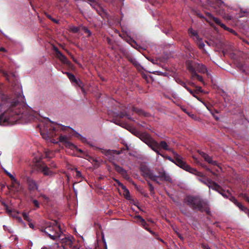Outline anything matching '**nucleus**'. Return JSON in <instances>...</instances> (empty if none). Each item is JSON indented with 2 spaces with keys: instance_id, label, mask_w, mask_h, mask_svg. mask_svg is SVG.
Instances as JSON below:
<instances>
[{
  "instance_id": "obj_56",
  "label": "nucleus",
  "mask_w": 249,
  "mask_h": 249,
  "mask_svg": "<svg viewBox=\"0 0 249 249\" xmlns=\"http://www.w3.org/2000/svg\"><path fill=\"white\" fill-rule=\"evenodd\" d=\"M245 200L249 203V197L246 196H244Z\"/></svg>"
},
{
  "instance_id": "obj_62",
  "label": "nucleus",
  "mask_w": 249,
  "mask_h": 249,
  "mask_svg": "<svg viewBox=\"0 0 249 249\" xmlns=\"http://www.w3.org/2000/svg\"><path fill=\"white\" fill-rule=\"evenodd\" d=\"M107 42H108V44H111V39H110L109 38H107Z\"/></svg>"
},
{
  "instance_id": "obj_50",
  "label": "nucleus",
  "mask_w": 249,
  "mask_h": 249,
  "mask_svg": "<svg viewBox=\"0 0 249 249\" xmlns=\"http://www.w3.org/2000/svg\"><path fill=\"white\" fill-rule=\"evenodd\" d=\"M196 89L195 90L198 93V92H202L203 90L201 87L199 86H196Z\"/></svg>"
},
{
  "instance_id": "obj_51",
  "label": "nucleus",
  "mask_w": 249,
  "mask_h": 249,
  "mask_svg": "<svg viewBox=\"0 0 249 249\" xmlns=\"http://www.w3.org/2000/svg\"><path fill=\"white\" fill-rule=\"evenodd\" d=\"M51 153V152L50 151H46L45 152V157L46 158H51V157L50 156V155Z\"/></svg>"
},
{
  "instance_id": "obj_58",
  "label": "nucleus",
  "mask_w": 249,
  "mask_h": 249,
  "mask_svg": "<svg viewBox=\"0 0 249 249\" xmlns=\"http://www.w3.org/2000/svg\"><path fill=\"white\" fill-rule=\"evenodd\" d=\"M0 52H5L6 51V49L4 48L0 47Z\"/></svg>"
},
{
  "instance_id": "obj_14",
  "label": "nucleus",
  "mask_w": 249,
  "mask_h": 249,
  "mask_svg": "<svg viewBox=\"0 0 249 249\" xmlns=\"http://www.w3.org/2000/svg\"><path fill=\"white\" fill-rule=\"evenodd\" d=\"M59 142L63 143L66 147L69 148H76V145L69 141L67 136L60 135L59 137Z\"/></svg>"
},
{
  "instance_id": "obj_63",
  "label": "nucleus",
  "mask_w": 249,
  "mask_h": 249,
  "mask_svg": "<svg viewBox=\"0 0 249 249\" xmlns=\"http://www.w3.org/2000/svg\"><path fill=\"white\" fill-rule=\"evenodd\" d=\"M115 181L119 184L120 186L121 187V185H120V183H121L118 179H115Z\"/></svg>"
},
{
  "instance_id": "obj_54",
  "label": "nucleus",
  "mask_w": 249,
  "mask_h": 249,
  "mask_svg": "<svg viewBox=\"0 0 249 249\" xmlns=\"http://www.w3.org/2000/svg\"><path fill=\"white\" fill-rule=\"evenodd\" d=\"M132 133L134 135H135L136 136H137L138 137V135H137V133H140V132L137 131L136 130H134L133 132H132Z\"/></svg>"
},
{
  "instance_id": "obj_30",
  "label": "nucleus",
  "mask_w": 249,
  "mask_h": 249,
  "mask_svg": "<svg viewBox=\"0 0 249 249\" xmlns=\"http://www.w3.org/2000/svg\"><path fill=\"white\" fill-rule=\"evenodd\" d=\"M148 178L145 179L146 181H147V185L149 187V190L150 191V194L151 196H153L155 194V192L154 190V188L152 183L147 180Z\"/></svg>"
},
{
  "instance_id": "obj_23",
  "label": "nucleus",
  "mask_w": 249,
  "mask_h": 249,
  "mask_svg": "<svg viewBox=\"0 0 249 249\" xmlns=\"http://www.w3.org/2000/svg\"><path fill=\"white\" fill-rule=\"evenodd\" d=\"M6 174L12 180V185L11 187H14L15 184H16L18 185H19V181L12 175L11 173H9L7 171H4Z\"/></svg>"
},
{
  "instance_id": "obj_31",
  "label": "nucleus",
  "mask_w": 249,
  "mask_h": 249,
  "mask_svg": "<svg viewBox=\"0 0 249 249\" xmlns=\"http://www.w3.org/2000/svg\"><path fill=\"white\" fill-rule=\"evenodd\" d=\"M160 147H161L164 150H168L170 151H172L171 149L169 148L167 142L164 141H162L159 144Z\"/></svg>"
},
{
  "instance_id": "obj_6",
  "label": "nucleus",
  "mask_w": 249,
  "mask_h": 249,
  "mask_svg": "<svg viewBox=\"0 0 249 249\" xmlns=\"http://www.w3.org/2000/svg\"><path fill=\"white\" fill-rule=\"evenodd\" d=\"M205 14L207 18H204L207 22H210L212 20H213L216 24L219 25L221 28H223L225 30L228 31L233 34H236V32H235V31H234L232 29L227 27L224 24L222 23L221 22L219 18L213 17L210 13L206 12Z\"/></svg>"
},
{
  "instance_id": "obj_48",
  "label": "nucleus",
  "mask_w": 249,
  "mask_h": 249,
  "mask_svg": "<svg viewBox=\"0 0 249 249\" xmlns=\"http://www.w3.org/2000/svg\"><path fill=\"white\" fill-rule=\"evenodd\" d=\"M201 246L203 249H211L209 245L204 243H202Z\"/></svg>"
},
{
  "instance_id": "obj_12",
  "label": "nucleus",
  "mask_w": 249,
  "mask_h": 249,
  "mask_svg": "<svg viewBox=\"0 0 249 249\" xmlns=\"http://www.w3.org/2000/svg\"><path fill=\"white\" fill-rule=\"evenodd\" d=\"M147 145L151 148L154 151H155L158 155H160L162 157H164V155L161 154L160 152V145L159 143L154 140L153 139Z\"/></svg>"
},
{
  "instance_id": "obj_26",
  "label": "nucleus",
  "mask_w": 249,
  "mask_h": 249,
  "mask_svg": "<svg viewBox=\"0 0 249 249\" xmlns=\"http://www.w3.org/2000/svg\"><path fill=\"white\" fill-rule=\"evenodd\" d=\"M218 14L220 15L223 18L227 20H230L232 19L231 17L226 14L223 9H220L218 11Z\"/></svg>"
},
{
  "instance_id": "obj_8",
  "label": "nucleus",
  "mask_w": 249,
  "mask_h": 249,
  "mask_svg": "<svg viewBox=\"0 0 249 249\" xmlns=\"http://www.w3.org/2000/svg\"><path fill=\"white\" fill-rule=\"evenodd\" d=\"M37 170L43 173L44 176H52L54 174L53 172L50 170L49 168L44 162L38 164L37 165Z\"/></svg>"
},
{
  "instance_id": "obj_24",
  "label": "nucleus",
  "mask_w": 249,
  "mask_h": 249,
  "mask_svg": "<svg viewBox=\"0 0 249 249\" xmlns=\"http://www.w3.org/2000/svg\"><path fill=\"white\" fill-rule=\"evenodd\" d=\"M186 66L188 70L191 74V76H192L193 75L196 74V72L195 68L194 67L191 62L189 61L186 63Z\"/></svg>"
},
{
  "instance_id": "obj_42",
  "label": "nucleus",
  "mask_w": 249,
  "mask_h": 249,
  "mask_svg": "<svg viewBox=\"0 0 249 249\" xmlns=\"http://www.w3.org/2000/svg\"><path fill=\"white\" fill-rule=\"evenodd\" d=\"M79 31V28L78 27L73 26L71 28V31L74 33H77Z\"/></svg>"
},
{
  "instance_id": "obj_4",
  "label": "nucleus",
  "mask_w": 249,
  "mask_h": 249,
  "mask_svg": "<svg viewBox=\"0 0 249 249\" xmlns=\"http://www.w3.org/2000/svg\"><path fill=\"white\" fill-rule=\"evenodd\" d=\"M69 129H70L69 127L53 123L50 126H47L46 128H45V132H41V134L43 138L51 139L57 135V133L59 132L60 131H65Z\"/></svg>"
},
{
  "instance_id": "obj_19",
  "label": "nucleus",
  "mask_w": 249,
  "mask_h": 249,
  "mask_svg": "<svg viewBox=\"0 0 249 249\" xmlns=\"http://www.w3.org/2000/svg\"><path fill=\"white\" fill-rule=\"evenodd\" d=\"M114 116L118 117L119 118H123L126 117L128 120L134 121L133 119L130 116L128 112L126 110H123L120 113H114Z\"/></svg>"
},
{
  "instance_id": "obj_29",
  "label": "nucleus",
  "mask_w": 249,
  "mask_h": 249,
  "mask_svg": "<svg viewBox=\"0 0 249 249\" xmlns=\"http://www.w3.org/2000/svg\"><path fill=\"white\" fill-rule=\"evenodd\" d=\"M132 111L140 115L142 114L144 115L145 116H148V113H144L142 110L136 108L134 107H132Z\"/></svg>"
},
{
  "instance_id": "obj_11",
  "label": "nucleus",
  "mask_w": 249,
  "mask_h": 249,
  "mask_svg": "<svg viewBox=\"0 0 249 249\" xmlns=\"http://www.w3.org/2000/svg\"><path fill=\"white\" fill-rule=\"evenodd\" d=\"M74 240V238L72 236L65 237L62 239V246L64 249H71L72 247Z\"/></svg>"
},
{
  "instance_id": "obj_46",
  "label": "nucleus",
  "mask_w": 249,
  "mask_h": 249,
  "mask_svg": "<svg viewBox=\"0 0 249 249\" xmlns=\"http://www.w3.org/2000/svg\"><path fill=\"white\" fill-rule=\"evenodd\" d=\"M75 170H76V175H75L76 178H82L83 177H82L81 172L80 171L77 170V169H76Z\"/></svg>"
},
{
  "instance_id": "obj_20",
  "label": "nucleus",
  "mask_w": 249,
  "mask_h": 249,
  "mask_svg": "<svg viewBox=\"0 0 249 249\" xmlns=\"http://www.w3.org/2000/svg\"><path fill=\"white\" fill-rule=\"evenodd\" d=\"M201 156L207 161L209 163L213 165L218 166V162L216 160H213L211 157L203 152L200 153Z\"/></svg>"
},
{
  "instance_id": "obj_21",
  "label": "nucleus",
  "mask_w": 249,
  "mask_h": 249,
  "mask_svg": "<svg viewBox=\"0 0 249 249\" xmlns=\"http://www.w3.org/2000/svg\"><path fill=\"white\" fill-rule=\"evenodd\" d=\"M0 73L6 78V79L9 82H11L12 78H15V74L13 73H8L5 71L0 69Z\"/></svg>"
},
{
  "instance_id": "obj_17",
  "label": "nucleus",
  "mask_w": 249,
  "mask_h": 249,
  "mask_svg": "<svg viewBox=\"0 0 249 249\" xmlns=\"http://www.w3.org/2000/svg\"><path fill=\"white\" fill-rule=\"evenodd\" d=\"M229 200L232 202L235 205H236L241 211L245 210L249 212L247 210V208L243 206L241 203L239 202L237 199L230 194V196L229 198Z\"/></svg>"
},
{
  "instance_id": "obj_2",
  "label": "nucleus",
  "mask_w": 249,
  "mask_h": 249,
  "mask_svg": "<svg viewBox=\"0 0 249 249\" xmlns=\"http://www.w3.org/2000/svg\"><path fill=\"white\" fill-rule=\"evenodd\" d=\"M184 202L194 210H197L200 212H205L208 214L210 213V208L207 203L199 196H187Z\"/></svg>"
},
{
  "instance_id": "obj_27",
  "label": "nucleus",
  "mask_w": 249,
  "mask_h": 249,
  "mask_svg": "<svg viewBox=\"0 0 249 249\" xmlns=\"http://www.w3.org/2000/svg\"><path fill=\"white\" fill-rule=\"evenodd\" d=\"M120 185H121V187L124 190V192L125 193L124 196L125 198L127 200H130L131 196L128 190L122 183H120Z\"/></svg>"
},
{
  "instance_id": "obj_55",
  "label": "nucleus",
  "mask_w": 249,
  "mask_h": 249,
  "mask_svg": "<svg viewBox=\"0 0 249 249\" xmlns=\"http://www.w3.org/2000/svg\"><path fill=\"white\" fill-rule=\"evenodd\" d=\"M75 149L77 151L80 152V153H83V151L81 150V149H78L77 146H76V148L74 147L72 149Z\"/></svg>"
},
{
  "instance_id": "obj_38",
  "label": "nucleus",
  "mask_w": 249,
  "mask_h": 249,
  "mask_svg": "<svg viewBox=\"0 0 249 249\" xmlns=\"http://www.w3.org/2000/svg\"><path fill=\"white\" fill-rule=\"evenodd\" d=\"M128 60L130 62L132 63L135 66H137L139 64L138 62L136 60V59L133 57H128Z\"/></svg>"
},
{
  "instance_id": "obj_52",
  "label": "nucleus",
  "mask_w": 249,
  "mask_h": 249,
  "mask_svg": "<svg viewBox=\"0 0 249 249\" xmlns=\"http://www.w3.org/2000/svg\"><path fill=\"white\" fill-rule=\"evenodd\" d=\"M176 233L178 237L182 241H183L184 240V237H183V236L179 232H176Z\"/></svg>"
},
{
  "instance_id": "obj_59",
  "label": "nucleus",
  "mask_w": 249,
  "mask_h": 249,
  "mask_svg": "<svg viewBox=\"0 0 249 249\" xmlns=\"http://www.w3.org/2000/svg\"><path fill=\"white\" fill-rule=\"evenodd\" d=\"M142 194L143 195V196L145 197H148L149 196H148V195L147 193H142Z\"/></svg>"
},
{
  "instance_id": "obj_45",
  "label": "nucleus",
  "mask_w": 249,
  "mask_h": 249,
  "mask_svg": "<svg viewBox=\"0 0 249 249\" xmlns=\"http://www.w3.org/2000/svg\"><path fill=\"white\" fill-rule=\"evenodd\" d=\"M46 17L50 20H51L52 21H53L54 23H57L58 22V20L53 18L50 15L47 14L46 15Z\"/></svg>"
},
{
  "instance_id": "obj_3",
  "label": "nucleus",
  "mask_w": 249,
  "mask_h": 249,
  "mask_svg": "<svg viewBox=\"0 0 249 249\" xmlns=\"http://www.w3.org/2000/svg\"><path fill=\"white\" fill-rule=\"evenodd\" d=\"M172 151L174 156V159L169 156H165V155L164 158L174 163L177 165L186 170V171H188L191 173H197L198 175L199 176L201 175V173H198L196 169L192 168L190 165L187 164L186 162L183 160L182 158L177 152L174 151Z\"/></svg>"
},
{
  "instance_id": "obj_25",
  "label": "nucleus",
  "mask_w": 249,
  "mask_h": 249,
  "mask_svg": "<svg viewBox=\"0 0 249 249\" xmlns=\"http://www.w3.org/2000/svg\"><path fill=\"white\" fill-rule=\"evenodd\" d=\"M215 191L218 192L225 198H228L230 196L231 193L229 191L225 192V191L221 186L219 189Z\"/></svg>"
},
{
  "instance_id": "obj_57",
  "label": "nucleus",
  "mask_w": 249,
  "mask_h": 249,
  "mask_svg": "<svg viewBox=\"0 0 249 249\" xmlns=\"http://www.w3.org/2000/svg\"><path fill=\"white\" fill-rule=\"evenodd\" d=\"M197 16L201 18H204V17L203 16V15L200 13H197Z\"/></svg>"
},
{
  "instance_id": "obj_37",
  "label": "nucleus",
  "mask_w": 249,
  "mask_h": 249,
  "mask_svg": "<svg viewBox=\"0 0 249 249\" xmlns=\"http://www.w3.org/2000/svg\"><path fill=\"white\" fill-rule=\"evenodd\" d=\"M197 42L198 47L200 49H203L205 46L204 43L202 42V39L200 38L199 40H196Z\"/></svg>"
},
{
  "instance_id": "obj_47",
  "label": "nucleus",
  "mask_w": 249,
  "mask_h": 249,
  "mask_svg": "<svg viewBox=\"0 0 249 249\" xmlns=\"http://www.w3.org/2000/svg\"><path fill=\"white\" fill-rule=\"evenodd\" d=\"M23 217L24 219L27 221H30L31 220L30 218L29 217L28 214L25 213H23L22 214Z\"/></svg>"
},
{
  "instance_id": "obj_18",
  "label": "nucleus",
  "mask_w": 249,
  "mask_h": 249,
  "mask_svg": "<svg viewBox=\"0 0 249 249\" xmlns=\"http://www.w3.org/2000/svg\"><path fill=\"white\" fill-rule=\"evenodd\" d=\"M62 231L61 228H60V231H53L49 232V233H45L51 239L55 240L56 239L59 238L61 236Z\"/></svg>"
},
{
  "instance_id": "obj_44",
  "label": "nucleus",
  "mask_w": 249,
  "mask_h": 249,
  "mask_svg": "<svg viewBox=\"0 0 249 249\" xmlns=\"http://www.w3.org/2000/svg\"><path fill=\"white\" fill-rule=\"evenodd\" d=\"M136 218L139 219L142 224H143L145 225V220L140 215H138L136 216Z\"/></svg>"
},
{
  "instance_id": "obj_28",
  "label": "nucleus",
  "mask_w": 249,
  "mask_h": 249,
  "mask_svg": "<svg viewBox=\"0 0 249 249\" xmlns=\"http://www.w3.org/2000/svg\"><path fill=\"white\" fill-rule=\"evenodd\" d=\"M196 69L198 72L202 73H205L207 71L206 67H205V65L202 64H198L196 67Z\"/></svg>"
},
{
  "instance_id": "obj_60",
  "label": "nucleus",
  "mask_w": 249,
  "mask_h": 249,
  "mask_svg": "<svg viewBox=\"0 0 249 249\" xmlns=\"http://www.w3.org/2000/svg\"><path fill=\"white\" fill-rule=\"evenodd\" d=\"M247 210H248L249 212H247V211H245V210H243L242 211H243V212H245L246 214H248V216L249 217V209H248L247 208Z\"/></svg>"
},
{
  "instance_id": "obj_43",
  "label": "nucleus",
  "mask_w": 249,
  "mask_h": 249,
  "mask_svg": "<svg viewBox=\"0 0 249 249\" xmlns=\"http://www.w3.org/2000/svg\"><path fill=\"white\" fill-rule=\"evenodd\" d=\"M83 30H84V32L86 34H88V36H90L91 35V32L90 30L88 29V28L86 27H83Z\"/></svg>"
},
{
  "instance_id": "obj_35",
  "label": "nucleus",
  "mask_w": 249,
  "mask_h": 249,
  "mask_svg": "<svg viewBox=\"0 0 249 249\" xmlns=\"http://www.w3.org/2000/svg\"><path fill=\"white\" fill-rule=\"evenodd\" d=\"M75 83L81 89L83 92L85 91L84 89V84L80 79H77V82H75Z\"/></svg>"
},
{
  "instance_id": "obj_5",
  "label": "nucleus",
  "mask_w": 249,
  "mask_h": 249,
  "mask_svg": "<svg viewBox=\"0 0 249 249\" xmlns=\"http://www.w3.org/2000/svg\"><path fill=\"white\" fill-rule=\"evenodd\" d=\"M197 172L198 173H201V175L200 176H199L198 175L197 173L193 174L201 177V178H198V180L202 182L203 184L207 185L210 189H212V190H217L220 188V186L217 183L203 176L202 173L198 171Z\"/></svg>"
},
{
  "instance_id": "obj_41",
  "label": "nucleus",
  "mask_w": 249,
  "mask_h": 249,
  "mask_svg": "<svg viewBox=\"0 0 249 249\" xmlns=\"http://www.w3.org/2000/svg\"><path fill=\"white\" fill-rule=\"evenodd\" d=\"M194 97L196 96V94L197 93L196 91V90H193L191 89L190 88L188 87L186 89Z\"/></svg>"
},
{
  "instance_id": "obj_13",
  "label": "nucleus",
  "mask_w": 249,
  "mask_h": 249,
  "mask_svg": "<svg viewBox=\"0 0 249 249\" xmlns=\"http://www.w3.org/2000/svg\"><path fill=\"white\" fill-rule=\"evenodd\" d=\"M26 182L28 186V189L30 191H34L38 189V185L36 182L33 178L27 177Z\"/></svg>"
},
{
  "instance_id": "obj_34",
  "label": "nucleus",
  "mask_w": 249,
  "mask_h": 249,
  "mask_svg": "<svg viewBox=\"0 0 249 249\" xmlns=\"http://www.w3.org/2000/svg\"><path fill=\"white\" fill-rule=\"evenodd\" d=\"M192 77H196L199 81L201 82L203 85H205V82L202 76L198 75L196 72V74L193 75Z\"/></svg>"
},
{
  "instance_id": "obj_16",
  "label": "nucleus",
  "mask_w": 249,
  "mask_h": 249,
  "mask_svg": "<svg viewBox=\"0 0 249 249\" xmlns=\"http://www.w3.org/2000/svg\"><path fill=\"white\" fill-rule=\"evenodd\" d=\"M88 3L94 9L96 10L98 14L101 15V12L103 11V9L100 5L97 0H88Z\"/></svg>"
},
{
  "instance_id": "obj_61",
  "label": "nucleus",
  "mask_w": 249,
  "mask_h": 249,
  "mask_svg": "<svg viewBox=\"0 0 249 249\" xmlns=\"http://www.w3.org/2000/svg\"><path fill=\"white\" fill-rule=\"evenodd\" d=\"M29 226L30 228H32V229L34 228V225L32 223H29Z\"/></svg>"
},
{
  "instance_id": "obj_22",
  "label": "nucleus",
  "mask_w": 249,
  "mask_h": 249,
  "mask_svg": "<svg viewBox=\"0 0 249 249\" xmlns=\"http://www.w3.org/2000/svg\"><path fill=\"white\" fill-rule=\"evenodd\" d=\"M188 33L191 37H193L194 39H195L196 40H199L200 39L197 32L194 30L192 28L188 29Z\"/></svg>"
},
{
  "instance_id": "obj_39",
  "label": "nucleus",
  "mask_w": 249,
  "mask_h": 249,
  "mask_svg": "<svg viewBox=\"0 0 249 249\" xmlns=\"http://www.w3.org/2000/svg\"><path fill=\"white\" fill-rule=\"evenodd\" d=\"M142 225L143 228H144L146 230L148 231L150 233H151L152 234H155V232L153 231H151L150 230V229L147 227L148 224H147V223L146 222H145V224L144 225L143 224H142Z\"/></svg>"
},
{
  "instance_id": "obj_53",
  "label": "nucleus",
  "mask_w": 249,
  "mask_h": 249,
  "mask_svg": "<svg viewBox=\"0 0 249 249\" xmlns=\"http://www.w3.org/2000/svg\"><path fill=\"white\" fill-rule=\"evenodd\" d=\"M50 166L51 168H56V165L54 162H52L50 164Z\"/></svg>"
},
{
  "instance_id": "obj_9",
  "label": "nucleus",
  "mask_w": 249,
  "mask_h": 249,
  "mask_svg": "<svg viewBox=\"0 0 249 249\" xmlns=\"http://www.w3.org/2000/svg\"><path fill=\"white\" fill-rule=\"evenodd\" d=\"M53 51L55 52V57L64 64H70V62L65 55H64L55 46L53 47Z\"/></svg>"
},
{
  "instance_id": "obj_40",
  "label": "nucleus",
  "mask_w": 249,
  "mask_h": 249,
  "mask_svg": "<svg viewBox=\"0 0 249 249\" xmlns=\"http://www.w3.org/2000/svg\"><path fill=\"white\" fill-rule=\"evenodd\" d=\"M32 202L35 206L36 208H39L40 207V204L38 202V201L36 199H32L31 200Z\"/></svg>"
},
{
  "instance_id": "obj_32",
  "label": "nucleus",
  "mask_w": 249,
  "mask_h": 249,
  "mask_svg": "<svg viewBox=\"0 0 249 249\" xmlns=\"http://www.w3.org/2000/svg\"><path fill=\"white\" fill-rule=\"evenodd\" d=\"M174 79H175L176 82L178 84L181 85L182 87L185 88L186 89H187V88L188 87L186 85V83L184 81H183L181 78H180L179 77H175Z\"/></svg>"
},
{
  "instance_id": "obj_15",
  "label": "nucleus",
  "mask_w": 249,
  "mask_h": 249,
  "mask_svg": "<svg viewBox=\"0 0 249 249\" xmlns=\"http://www.w3.org/2000/svg\"><path fill=\"white\" fill-rule=\"evenodd\" d=\"M138 138L144 142L147 145L152 140L151 136L147 133H137Z\"/></svg>"
},
{
  "instance_id": "obj_36",
  "label": "nucleus",
  "mask_w": 249,
  "mask_h": 249,
  "mask_svg": "<svg viewBox=\"0 0 249 249\" xmlns=\"http://www.w3.org/2000/svg\"><path fill=\"white\" fill-rule=\"evenodd\" d=\"M129 43L131 45L132 47H133V48H134L136 49H138V48L139 47V46L138 45V44L137 43V42L134 40H133L132 39H130V42H129Z\"/></svg>"
},
{
  "instance_id": "obj_64",
  "label": "nucleus",
  "mask_w": 249,
  "mask_h": 249,
  "mask_svg": "<svg viewBox=\"0 0 249 249\" xmlns=\"http://www.w3.org/2000/svg\"><path fill=\"white\" fill-rule=\"evenodd\" d=\"M189 84H190V85H191V86H193V87H196V85H195V83H193V82H190V83H189Z\"/></svg>"
},
{
  "instance_id": "obj_1",
  "label": "nucleus",
  "mask_w": 249,
  "mask_h": 249,
  "mask_svg": "<svg viewBox=\"0 0 249 249\" xmlns=\"http://www.w3.org/2000/svg\"><path fill=\"white\" fill-rule=\"evenodd\" d=\"M141 175L145 178H148L160 185V181L172 182V178L163 168L156 169L158 175L155 174L153 170L146 165H141L140 168Z\"/></svg>"
},
{
  "instance_id": "obj_33",
  "label": "nucleus",
  "mask_w": 249,
  "mask_h": 249,
  "mask_svg": "<svg viewBox=\"0 0 249 249\" xmlns=\"http://www.w3.org/2000/svg\"><path fill=\"white\" fill-rule=\"evenodd\" d=\"M66 74H67L68 77L71 80V82H73V83L77 82V79L75 78L74 74H73L71 73H70L69 72H66Z\"/></svg>"
},
{
  "instance_id": "obj_10",
  "label": "nucleus",
  "mask_w": 249,
  "mask_h": 249,
  "mask_svg": "<svg viewBox=\"0 0 249 249\" xmlns=\"http://www.w3.org/2000/svg\"><path fill=\"white\" fill-rule=\"evenodd\" d=\"M113 165L115 171L120 174L124 179L128 181L131 179L129 176L127 174V171L124 168L115 163H113Z\"/></svg>"
},
{
  "instance_id": "obj_7",
  "label": "nucleus",
  "mask_w": 249,
  "mask_h": 249,
  "mask_svg": "<svg viewBox=\"0 0 249 249\" xmlns=\"http://www.w3.org/2000/svg\"><path fill=\"white\" fill-rule=\"evenodd\" d=\"M60 228V226L56 221H53L47 222L45 224V226L42 227L40 231L45 233H49L50 231L57 230L59 231Z\"/></svg>"
},
{
  "instance_id": "obj_49",
  "label": "nucleus",
  "mask_w": 249,
  "mask_h": 249,
  "mask_svg": "<svg viewBox=\"0 0 249 249\" xmlns=\"http://www.w3.org/2000/svg\"><path fill=\"white\" fill-rule=\"evenodd\" d=\"M216 4L219 7H221L222 5H224L223 1L221 0H216Z\"/></svg>"
}]
</instances>
